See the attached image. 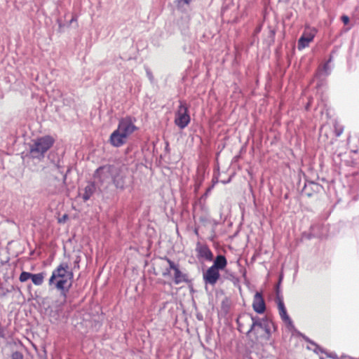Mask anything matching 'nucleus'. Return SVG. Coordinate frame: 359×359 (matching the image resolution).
Instances as JSON below:
<instances>
[{
  "label": "nucleus",
  "instance_id": "obj_16",
  "mask_svg": "<svg viewBox=\"0 0 359 359\" xmlns=\"http://www.w3.org/2000/svg\"><path fill=\"white\" fill-rule=\"evenodd\" d=\"M95 190L94 184L91 183L88 184L84 189V193L83 194V199L84 201H87L93 196Z\"/></svg>",
  "mask_w": 359,
  "mask_h": 359
},
{
  "label": "nucleus",
  "instance_id": "obj_4",
  "mask_svg": "<svg viewBox=\"0 0 359 359\" xmlns=\"http://www.w3.org/2000/svg\"><path fill=\"white\" fill-rule=\"evenodd\" d=\"M191 118L189 114V108L187 104L183 102H180V105L175 113V123L180 129H184L190 123Z\"/></svg>",
  "mask_w": 359,
  "mask_h": 359
},
{
  "label": "nucleus",
  "instance_id": "obj_22",
  "mask_svg": "<svg viewBox=\"0 0 359 359\" xmlns=\"http://www.w3.org/2000/svg\"><path fill=\"white\" fill-rule=\"evenodd\" d=\"M68 219H69L68 215L64 214L61 217L57 219V222L60 224H64L67 221Z\"/></svg>",
  "mask_w": 359,
  "mask_h": 359
},
{
  "label": "nucleus",
  "instance_id": "obj_18",
  "mask_svg": "<svg viewBox=\"0 0 359 359\" xmlns=\"http://www.w3.org/2000/svg\"><path fill=\"white\" fill-rule=\"evenodd\" d=\"M32 274V273L29 272L22 271L20 275L19 280L22 283H24L31 278Z\"/></svg>",
  "mask_w": 359,
  "mask_h": 359
},
{
  "label": "nucleus",
  "instance_id": "obj_26",
  "mask_svg": "<svg viewBox=\"0 0 359 359\" xmlns=\"http://www.w3.org/2000/svg\"><path fill=\"white\" fill-rule=\"evenodd\" d=\"M73 21H74V19H72V20H70V22H73Z\"/></svg>",
  "mask_w": 359,
  "mask_h": 359
},
{
  "label": "nucleus",
  "instance_id": "obj_24",
  "mask_svg": "<svg viewBox=\"0 0 359 359\" xmlns=\"http://www.w3.org/2000/svg\"><path fill=\"white\" fill-rule=\"evenodd\" d=\"M341 19L343 22H349V18L347 15H342Z\"/></svg>",
  "mask_w": 359,
  "mask_h": 359
},
{
  "label": "nucleus",
  "instance_id": "obj_13",
  "mask_svg": "<svg viewBox=\"0 0 359 359\" xmlns=\"http://www.w3.org/2000/svg\"><path fill=\"white\" fill-rule=\"evenodd\" d=\"M166 257L161 258V261L156 264L154 271L156 274H160L163 277H167L170 275V265H169L165 260Z\"/></svg>",
  "mask_w": 359,
  "mask_h": 359
},
{
  "label": "nucleus",
  "instance_id": "obj_14",
  "mask_svg": "<svg viewBox=\"0 0 359 359\" xmlns=\"http://www.w3.org/2000/svg\"><path fill=\"white\" fill-rule=\"evenodd\" d=\"M252 308L257 313H263L266 310L264 299L259 292H257L253 298Z\"/></svg>",
  "mask_w": 359,
  "mask_h": 359
},
{
  "label": "nucleus",
  "instance_id": "obj_25",
  "mask_svg": "<svg viewBox=\"0 0 359 359\" xmlns=\"http://www.w3.org/2000/svg\"><path fill=\"white\" fill-rule=\"evenodd\" d=\"M194 233H195L196 235L198 236V229H195Z\"/></svg>",
  "mask_w": 359,
  "mask_h": 359
},
{
  "label": "nucleus",
  "instance_id": "obj_6",
  "mask_svg": "<svg viewBox=\"0 0 359 359\" xmlns=\"http://www.w3.org/2000/svg\"><path fill=\"white\" fill-rule=\"evenodd\" d=\"M117 130L128 139L130 135L137 130V127L131 117L126 116L119 121Z\"/></svg>",
  "mask_w": 359,
  "mask_h": 359
},
{
  "label": "nucleus",
  "instance_id": "obj_9",
  "mask_svg": "<svg viewBox=\"0 0 359 359\" xmlns=\"http://www.w3.org/2000/svg\"><path fill=\"white\" fill-rule=\"evenodd\" d=\"M114 171V167L109 165H106L98 168L95 174L94 177L97 179L100 183L107 181L111 176Z\"/></svg>",
  "mask_w": 359,
  "mask_h": 359
},
{
  "label": "nucleus",
  "instance_id": "obj_7",
  "mask_svg": "<svg viewBox=\"0 0 359 359\" xmlns=\"http://www.w3.org/2000/svg\"><path fill=\"white\" fill-rule=\"evenodd\" d=\"M316 32L317 30L316 28L307 25L298 41V49L302 50L308 47L309 43L313 41Z\"/></svg>",
  "mask_w": 359,
  "mask_h": 359
},
{
  "label": "nucleus",
  "instance_id": "obj_17",
  "mask_svg": "<svg viewBox=\"0 0 359 359\" xmlns=\"http://www.w3.org/2000/svg\"><path fill=\"white\" fill-rule=\"evenodd\" d=\"M44 277L43 273H32L31 279L35 285H41L43 283Z\"/></svg>",
  "mask_w": 359,
  "mask_h": 359
},
{
  "label": "nucleus",
  "instance_id": "obj_12",
  "mask_svg": "<svg viewBox=\"0 0 359 359\" xmlns=\"http://www.w3.org/2000/svg\"><path fill=\"white\" fill-rule=\"evenodd\" d=\"M128 138L116 129L111 134L109 141L113 147H120L125 144Z\"/></svg>",
  "mask_w": 359,
  "mask_h": 359
},
{
  "label": "nucleus",
  "instance_id": "obj_11",
  "mask_svg": "<svg viewBox=\"0 0 359 359\" xmlns=\"http://www.w3.org/2000/svg\"><path fill=\"white\" fill-rule=\"evenodd\" d=\"M196 251L198 259L203 258L207 261H212L213 259V254L206 244L198 242L196 246Z\"/></svg>",
  "mask_w": 359,
  "mask_h": 359
},
{
  "label": "nucleus",
  "instance_id": "obj_23",
  "mask_svg": "<svg viewBox=\"0 0 359 359\" xmlns=\"http://www.w3.org/2000/svg\"><path fill=\"white\" fill-rule=\"evenodd\" d=\"M113 182L116 187H120L121 189L123 187V182L120 184L119 182L116 180V178H113Z\"/></svg>",
  "mask_w": 359,
  "mask_h": 359
},
{
  "label": "nucleus",
  "instance_id": "obj_2",
  "mask_svg": "<svg viewBox=\"0 0 359 359\" xmlns=\"http://www.w3.org/2000/svg\"><path fill=\"white\" fill-rule=\"evenodd\" d=\"M73 277V272L69 270L68 264L62 262L53 271L48 285L54 286L65 297L72 286Z\"/></svg>",
  "mask_w": 359,
  "mask_h": 359
},
{
  "label": "nucleus",
  "instance_id": "obj_1",
  "mask_svg": "<svg viewBox=\"0 0 359 359\" xmlns=\"http://www.w3.org/2000/svg\"><path fill=\"white\" fill-rule=\"evenodd\" d=\"M238 329L245 333L248 339L255 346L266 344L272 332L277 330L273 321L267 316L259 318L250 313H242L237 318Z\"/></svg>",
  "mask_w": 359,
  "mask_h": 359
},
{
  "label": "nucleus",
  "instance_id": "obj_21",
  "mask_svg": "<svg viewBox=\"0 0 359 359\" xmlns=\"http://www.w3.org/2000/svg\"><path fill=\"white\" fill-rule=\"evenodd\" d=\"M11 359H23V355L20 352L15 351L12 353Z\"/></svg>",
  "mask_w": 359,
  "mask_h": 359
},
{
  "label": "nucleus",
  "instance_id": "obj_10",
  "mask_svg": "<svg viewBox=\"0 0 359 359\" xmlns=\"http://www.w3.org/2000/svg\"><path fill=\"white\" fill-rule=\"evenodd\" d=\"M220 278L219 270L213 266L209 267L203 273V280L205 284L215 285Z\"/></svg>",
  "mask_w": 359,
  "mask_h": 359
},
{
  "label": "nucleus",
  "instance_id": "obj_3",
  "mask_svg": "<svg viewBox=\"0 0 359 359\" xmlns=\"http://www.w3.org/2000/svg\"><path fill=\"white\" fill-rule=\"evenodd\" d=\"M55 143V139L50 135L37 138L31 147V152L43 156Z\"/></svg>",
  "mask_w": 359,
  "mask_h": 359
},
{
  "label": "nucleus",
  "instance_id": "obj_5",
  "mask_svg": "<svg viewBox=\"0 0 359 359\" xmlns=\"http://www.w3.org/2000/svg\"><path fill=\"white\" fill-rule=\"evenodd\" d=\"M278 310L280 319L283 322L287 330L290 332H295L296 329L294 323L287 314L283 301L280 298L278 299Z\"/></svg>",
  "mask_w": 359,
  "mask_h": 359
},
{
  "label": "nucleus",
  "instance_id": "obj_19",
  "mask_svg": "<svg viewBox=\"0 0 359 359\" xmlns=\"http://www.w3.org/2000/svg\"><path fill=\"white\" fill-rule=\"evenodd\" d=\"M191 0H176V6L178 9L182 8L184 5H189Z\"/></svg>",
  "mask_w": 359,
  "mask_h": 359
},
{
  "label": "nucleus",
  "instance_id": "obj_15",
  "mask_svg": "<svg viewBox=\"0 0 359 359\" xmlns=\"http://www.w3.org/2000/svg\"><path fill=\"white\" fill-rule=\"evenodd\" d=\"M227 266V260L224 255H217L213 262L212 266L218 270H224Z\"/></svg>",
  "mask_w": 359,
  "mask_h": 359
},
{
  "label": "nucleus",
  "instance_id": "obj_8",
  "mask_svg": "<svg viewBox=\"0 0 359 359\" xmlns=\"http://www.w3.org/2000/svg\"><path fill=\"white\" fill-rule=\"evenodd\" d=\"M164 260L170 265V268L174 271V283L179 285L181 283H188L189 279L187 274L183 273L179 269L178 265L175 264L174 262L169 258H165Z\"/></svg>",
  "mask_w": 359,
  "mask_h": 359
},
{
  "label": "nucleus",
  "instance_id": "obj_20",
  "mask_svg": "<svg viewBox=\"0 0 359 359\" xmlns=\"http://www.w3.org/2000/svg\"><path fill=\"white\" fill-rule=\"evenodd\" d=\"M344 129L342 127L335 126L334 133L336 137H339L343 133Z\"/></svg>",
  "mask_w": 359,
  "mask_h": 359
}]
</instances>
